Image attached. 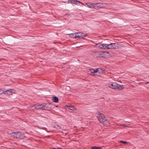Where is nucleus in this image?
Listing matches in <instances>:
<instances>
[{
  "instance_id": "nucleus-18",
  "label": "nucleus",
  "mask_w": 149,
  "mask_h": 149,
  "mask_svg": "<svg viewBox=\"0 0 149 149\" xmlns=\"http://www.w3.org/2000/svg\"><path fill=\"white\" fill-rule=\"evenodd\" d=\"M116 125L117 126L128 127V126L126 125L125 124H118V123H116Z\"/></svg>"
},
{
  "instance_id": "nucleus-19",
  "label": "nucleus",
  "mask_w": 149,
  "mask_h": 149,
  "mask_svg": "<svg viewBox=\"0 0 149 149\" xmlns=\"http://www.w3.org/2000/svg\"><path fill=\"white\" fill-rule=\"evenodd\" d=\"M75 33H72L70 34V36L72 38H75Z\"/></svg>"
},
{
  "instance_id": "nucleus-11",
  "label": "nucleus",
  "mask_w": 149,
  "mask_h": 149,
  "mask_svg": "<svg viewBox=\"0 0 149 149\" xmlns=\"http://www.w3.org/2000/svg\"><path fill=\"white\" fill-rule=\"evenodd\" d=\"M82 33L80 32L75 33V38H80L82 36Z\"/></svg>"
},
{
  "instance_id": "nucleus-9",
  "label": "nucleus",
  "mask_w": 149,
  "mask_h": 149,
  "mask_svg": "<svg viewBox=\"0 0 149 149\" xmlns=\"http://www.w3.org/2000/svg\"><path fill=\"white\" fill-rule=\"evenodd\" d=\"M77 2L81 3L83 5H84V4L82 3L79 1H78L76 0H69L68 1V3H73L75 4H77Z\"/></svg>"
},
{
  "instance_id": "nucleus-2",
  "label": "nucleus",
  "mask_w": 149,
  "mask_h": 149,
  "mask_svg": "<svg viewBox=\"0 0 149 149\" xmlns=\"http://www.w3.org/2000/svg\"><path fill=\"white\" fill-rule=\"evenodd\" d=\"M97 118L100 123H101L107 118L103 114L99 112L97 116Z\"/></svg>"
},
{
  "instance_id": "nucleus-17",
  "label": "nucleus",
  "mask_w": 149,
  "mask_h": 149,
  "mask_svg": "<svg viewBox=\"0 0 149 149\" xmlns=\"http://www.w3.org/2000/svg\"><path fill=\"white\" fill-rule=\"evenodd\" d=\"M91 148L92 149H102L101 147H96L95 146H93L91 147Z\"/></svg>"
},
{
  "instance_id": "nucleus-5",
  "label": "nucleus",
  "mask_w": 149,
  "mask_h": 149,
  "mask_svg": "<svg viewBox=\"0 0 149 149\" xmlns=\"http://www.w3.org/2000/svg\"><path fill=\"white\" fill-rule=\"evenodd\" d=\"M104 4L102 3H94V8L96 9H99L102 8Z\"/></svg>"
},
{
  "instance_id": "nucleus-15",
  "label": "nucleus",
  "mask_w": 149,
  "mask_h": 149,
  "mask_svg": "<svg viewBox=\"0 0 149 149\" xmlns=\"http://www.w3.org/2000/svg\"><path fill=\"white\" fill-rule=\"evenodd\" d=\"M52 100L54 102L56 103L58 102V98L56 97H54L52 99Z\"/></svg>"
},
{
  "instance_id": "nucleus-4",
  "label": "nucleus",
  "mask_w": 149,
  "mask_h": 149,
  "mask_svg": "<svg viewBox=\"0 0 149 149\" xmlns=\"http://www.w3.org/2000/svg\"><path fill=\"white\" fill-rule=\"evenodd\" d=\"M107 49H115L118 46L117 43H111L109 44H106Z\"/></svg>"
},
{
  "instance_id": "nucleus-13",
  "label": "nucleus",
  "mask_w": 149,
  "mask_h": 149,
  "mask_svg": "<svg viewBox=\"0 0 149 149\" xmlns=\"http://www.w3.org/2000/svg\"><path fill=\"white\" fill-rule=\"evenodd\" d=\"M2 93H4L5 94H7L8 95H12V92L11 91H10L9 90L3 91V92Z\"/></svg>"
},
{
  "instance_id": "nucleus-16",
  "label": "nucleus",
  "mask_w": 149,
  "mask_h": 149,
  "mask_svg": "<svg viewBox=\"0 0 149 149\" xmlns=\"http://www.w3.org/2000/svg\"><path fill=\"white\" fill-rule=\"evenodd\" d=\"M66 107L68 108H72L76 110H77V108H74V107L72 105H67L66 106Z\"/></svg>"
},
{
  "instance_id": "nucleus-7",
  "label": "nucleus",
  "mask_w": 149,
  "mask_h": 149,
  "mask_svg": "<svg viewBox=\"0 0 149 149\" xmlns=\"http://www.w3.org/2000/svg\"><path fill=\"white\" fill-rule=\"evenodd\" d=\"M117 83H110L108 84V86L111 88L113 89H116Z\"/></svg>"
},
{
  "instance_id": "nucleus-22",
  "label": "nucleus",
  "mask_w": 149,
  "mask_h": 149,
  "mask_svg": "<svg viewBox=\"0 0 149 149\" xmlns=\"http://www.w3.org/2000/svg\"><path fill=\"white\" fill-rule=\"evenodd\" d=\"M51 149H62L60 148H51Z\"/></svg>"
},
{
  "instance_id": "nucleus-24",
  "label": "nucleus",
  "mask_w": 149,
  "mask_h": 149,
  "mask_svg": "<svg viewBox=\"0 0 149 149\" xmlns=\"http://www.w3.org/2000/svg\"><path fill=\"white\" fill-rule=\"evenodd\" d=\"M58 128H59V129L61 128V127L60 126L58 125Z\"/></svg>"
},
{
  "instance_id": "nucleus-3",
  "label": "nucleus",
  "mask_w": 149,
  "mask_h": 149,
  "mask_svg": "<svg viewBox=\"0 0 149 149\" xmlns=\"http://www.w3.org/2000/svg\"><path fill=\"white\" fill-rule=\"evenodd\" d=\"M98 69H96L95 70L90 69L88 70V74H90L100 76V74L98 73Z\"/></svg>"
},
{
  "instance_id": "nucleus-20",
  "label": "nucleus",
  "mask_w": 149,
  "mask_h": 149,
  "mask_svg": "<svg viewBox=\"0 0 149 149\" xmlns=\"http://www.w3.org/2000/svg\"><path fill=\"white\" fill-rule=\"evenodd\" d=\"M120 143H123L125 144H127V142L124 141H120Z\"/></svg>"
},
{
  "instance_id": "nucleus-1",
  "label": "nucleus",
  "mask_w": 149,
  "mask_h": 149,
  "mask_svg": "<svg viewBox=\"0 0 149 149\" xmlns=\"http://www.w3.org/2000/svg\"><path fill=\"white\" fill-rule=\"evenodd\" d=\"M11 134L13 136L17 139H22L25 137L24 134L20 132H12Z\"/></svg>"
},
{
  "instance_id": "nucleus-23",
  "label": "nucleus",
  "mask_w": 149,
  "mask_h": 149,
  "mask_svg": "<svg viewBox=\"0 0 149 149\" xmlns=\"http://www.w3.org/2000/svg\"><path fill=\"white\" fill-rule=\"evenodd\" d=\"M69 109L71 110H73L74 109L72 108H70Z\"/></svg>"
},
{
  "instance_id": "nucleus-12",
  "label": "nucleus",
  "mask_w": 149,
  "mask_h": 149,
  "mask_svg": "<svg viewBox=\"0 0 149 149\" xmlns=\"http://www.w3.org/2000/svg\"><path fill=\"white\" fill-rule=\"evenodd\" d=\"M124 88V86L122 85H119L117 83L116 89H117L120 90H122Z\"/></svg>"
},
{
  "instance_id": "nucleus-21",
  "label": "nucleus",
  "mask_w": 149,
  "mask_h": 149,
  "mask_svg": "<svg viewBox=\"0 0 149 149\" xmlns=\"http://www.w3.org/2000/svg\"><path fill=\"white\" fill-rule=\"evenodd\" d=\"M106 52H100L99 53V54L100 55H104L105 53H106Z\"/></svg>"
},
{
  "instance_id": "nucleus-25",
  "label": "nucleus",
  "mask_w": 149,
  "mask_h": 149,
  "mask_svg": "<svg viewBox=\"0 0 149 149\" xmlns=\"http://www.w3.org/2000/svg\"><path fill=\"white\" fill-rule=\"evenodd\" d=\"M149 83V82H146V83H145V84H148Z\"/></svg>"
},
{
  "instance_id": "nucleus-10",
  "label": "nucleus",
  "mask_w": 149,
  "mask_h": 149,
  "mask_svg": "<svg viewBox=\"0 0 149 149\" xmlns=\"http://www.w3.org/2000/svg\"><path fill=\"white\" fill-rule=\"evenodd\" d=\"M85 4L87 6V7L90 8H94V3H91V2H87L85 3Z\"/></svg>"
},
{
  "instance_id": "nucleus-6",
  "label": "nucleus",
  "mask_w": 149,
  "mask_h": 149,
  "mask_svg": "<svg viewBox=\"0 0 149 149\" xmlns=\"http://www.w3.org/2000/svg\"><path fill=\"white\" fill-rule=\"evenodd\" d=\"M101 123L104 126L107 127H109L111 124L107 118L104 120Z\"/></svg>"
},
{
  "instance_id": "nucleus-8",
  "label": "nucleus",
  "mask_w": 149,
  "mask_h": 149,
  "mask_svg": "<svg viewBox=\"0 0 149 149\" xmlns=\"http://www.w3.org/2000/svg\"><path fill=\"white\" fill-rule=\"evenodd\" d=\"M97 47L99 48L107 49L106 44H100L97 45Z\"/></svg>"
},
{
  "instance_id": "nucleus-14",
  "label": "nucleus",
  "mask_w": 149,
  "mask_h": 149,
  "mask_svg": "<svg viewBox=\"0 0 149 149\" xmlns=\"http://www.w3.org/2000/svg\"><path fill=\"white\" fill-rule=\"evenodd\" d=\"M44 107L42 105H38L35 107V109H42Z\"/></svg>"
}]
</instances>
